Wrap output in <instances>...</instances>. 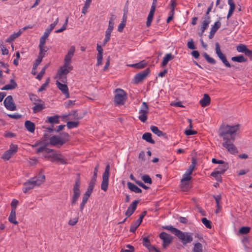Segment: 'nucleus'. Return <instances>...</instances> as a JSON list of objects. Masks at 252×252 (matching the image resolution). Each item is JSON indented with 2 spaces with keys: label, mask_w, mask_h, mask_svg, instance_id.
Returning <instances> with one entry per match:
<instances>
[{
  "label": "nucleus",
  "mask_w": 252,
  "mask_h": 252,
  "mask_svg": "<svg viewBox=\"0 0 252 252\" xmlns=\"http://www.w3.org/2000/svg\"><path fill=\"white\" fill-rule=\"evenodd\" d=\"M50 136L48 131L44 132L43 136L40 139L43 144H47V146L50 144L53 146L60 148L66 142L70 140V135L65 132H61L59 135H55L50 138Z\"/></svg>",
  "instance_id": "f257e3e1"
},
{
  "label": "nucleus",
  "mask_w": 252,
  "mask_h": 252,
  "mask_svg": "<svg viewBox=\"0 0 252 252\" xmlns=\"http://www.w3.org/2000/svg\"><path fill=\"white\" fill-rule=\"evenodd\" d=\"M239 124L230 126L226 125L222 126L220 128L219 135L223 139L226 138L231 139L232 140H235L236 132L239 130Z\"/></svg>",
  "instance_id": "f03ea898"
},
{
  "label": "nucleus",
  "mask_w": 252,
  "mask_h": 252,
  "mask_svg": "<svg viewBox=\"0 0 252 252\" xmlns=\"http://www.w3.org/2000/svg\"><path fill=\"white\" fill-rule=\"evenodd\" d=\"M45 179V176L43 173L42 170H41L37 176L30 179L25 183V186L30 185L31 186L26 187L25 189H32L34 187L39 186L44 182Z\"/></svg>",
  "instance_id": "7ed1b4c3"
},
{
  "label": "nucleus",
  "mask_w": 252,
  "mask_h": 252,
  "mask_svg": "<svg viewBox=\"0 0 252 252\" xmlns=\"http://www.w3.org/2000/svg\"><path fill=\"white\" fill-rule=\"evenodd\" d=\"M115 92L114 104L116 106L124 105L127 97V94L121 89H117Z\"/></svg>",
  "instance_id": "20e7f679"
},
{
  "label": "nucleus",
  "mask_w": 252,
  "mask_h": 252,
  "mask_svg": "<svg viewBox=\"0 0 252 252\" xmlns=\"http://www.w3.org/2000/svg\"><path fill=\"white\" fill-rule=\"evenodd\" d=\"M192 233L183 232L180 230L177 235V237L181 241L182 244L186 245L188 243H190L192 241Z\"/></svg>",
  "instance_id": "39448f33"
},
{
  "label": "nucleus",
  "mask_w": 252,
  "mask_h": 252,
  "mask_svg": "<svg viewBox=\"0 0 252 252\" xmlns=\"http://www.w3.org/2000/svg\"><path fill=\"white\" fill-rule=\"evenodd\" d=\"M224 142L222 143V146L227 149V151L231 154H235L238 152L236 147L233 144V142L235 140H232L231 139L226 138L223 139Z\"/></svg>",
  "instance_id": "423d86ee"
},
{
  "label": "nucleus",
  "mask_w": 252,
  "mask_h": 252,
  "mask_svg": "<svg viewBox=\"0 0 252 252\" xmlns=\"http://www.w3.org/2000/svg\"><path fill=\"white\" fill-rule=\"evenodd\" d=\"M150 72V69L149 68H147L144 70L141 71L140 72L137 73L133 78V83L135 84H138L141 83L149 74Z\"/></svg>",
  "instance_id": "0eeeda50"
},
{
  "label": "nucleus",
  "mask_w": 252,
  "mask_h": 252,
  "mask_svg": "<svg viewBox=\"0 0 252 252\" xmlns=\"http://www.w3.org/2000/svg\"><path fill=\"white\" fill-rule=\"evenodd\" d=\"M215 50L218 57L222 61L225 66L227 67H231V65L227 60L225 55L221 52L220 44L218 42L215 43Z\"/></svg>",
  "instance_id": "6e6552de"
},
{
  "label": "nucleus",
  "mask_w": 252,
  "mask_h": 252,
  "mask_svg": "<svg viewBox=\"0 0 252 252\" xmlns=\"http://www.w3.org/2000/svg\"><path fill=\"white\" fill-rule=\"evenodd\" d=\"M18 150V146L11 144L10 145L9 150L6 151L1 156V158L8 160H9Z\"/></svg>",
  "instance_id": "1a4fd4ad"
},
{
  "label": "nucleus",
  "mask_w": 252,
  "mask_h": 252,
  "mask_svg": "<svg viewBox=\"0 0 252 252\" xmlns=\"http://www.w3.org/2000/svg\"><path fill=\"white\" fill-rule=\"evenodd\" d=\"M110 166L107 164L105 167V171L102 175V182L101 185V189H107L109 177Z\"/></svg>",
  "instance_id": "9d476101"
},
{
  "label": "nucleus",
  "mask_w": 252,
  "mask_h": 252,
  "mask_svg": "<svg viewBox=\"0 0 252 252\" xmlns=\"http://www.w3.org/2000/svg\"><path fill=\"white\" fill-rule=\"evenodd\" d=\"M159 236L163 241L162 247L163 248L166 249L169 244L171 243L173 237L165 232H161Z\"/></svg>",
  "instance_id": "9b49d317"
},
{
  "label": "nucleus",
  "mask_w": 252,
  "mask_h": 252,
  "mask_svg": "<svg viewBox=\"0 0 252 252\" xmlns=\"http://www.w3.org/2000/svg\"><path fill=\"white\" fill-rule=\"evenodd\" d=\"M147 211H144L140 215L139 218L133 223H132L130 227L129 231L131 232H135L136 229L141 223L143 219L146 215Z\"/></svg>",
  "instance_id": "f8f14e48"
},
{
  "label": "nucleus",
  "mask_w": 252,
  "mask_h": 252,
  "mask_svg": "<svg viewBox=\"0 0 252 252\" xmlns=\"http://www.w3.org/2000/svg\"><path fill=\"white\" fill-rule=\"evenodd\" d=\"M3 104L5 108L9 110L14 111L16 109V107L11 95H8L5 98Z\"/></svg>",
  "instance_id": "ddd939ff"
},
{
  "label": "nucleus",
  "mask_w": 252,
  "mask_h": 252,
  "mask_svg": "<svg viewBox=\"0 0 252 252\" xmlns=\"http://www.w3.org/2000/svg\"><path fill=\"white\" fill-rule=\"evenodd\" d=\"M56 84L58 89L65 95V98H69L70 96L67 86L65 84L60 83L58 81H56Z\"/></svg>",
  "instance_id": "4468645a"
},
{
  "label": "nucleus",
  "mask_w": 252,
  "mask_h": 252,
  "mask_svg": "<svg viewBox=\"0 0 252 252\" xmlns=\"http://www.w3.org/2000/svg\"><path fill=\"white\" fill-rule=\"evenodd\" d=\"M139 200H134L128 207L127 211L125 213V215L127 217H129L135 211L138 203H139Z\"/></svg>",
  "instance_id": "2eb2a0df"
},
{
  "label": "nucleus",
  "mask_w": 252,
  "mask_h": 252,
  "mask_svg": "<svg viewBox=\"0 0 252 252\" xmlns=\"http://www.w3.org/2000/svg\"><path fill=\"white\" fill-rule=\"evenodd\" d=\"M191 179L190 176L183 175V178L181 181V186L182 188H186V189L190 188L191 187L190 186V181Z\"/></svg>",
  "instance_id": "dca6fc26"
},
{
  "label": "nucleus",
  "mask_w": 252,
  "mask_h": 252,
  "mask_svg": "<svg viewBox=\"0 0 252 252\" xmlns=\"http://www.w3.org/2000/svg\"><path fill=\"white\" fill-rule=\"evenodd\" d=\"M221 18H219V20H220ZM221 27V23L220 20H218L215 23L214 26L211 28V31L210 32L209 35V38L211 39L213 38L216 32L218 31V30Z\"/></svg>",
  "instance_id": "f3484780"
},
{
  "label": "nucleus",
  "mask_w": 252,
  "mask_h": 252,
  "mask_svg": "<svg viewBox=\"0 0 252 252\" xmlns=\"http://www.w3.org/2000/svg\"><path fill=\"white\" fill-rule=\"evenodd\" d=\"M211 98L207 94H204L203 97L199 101V103L203 107H205L210 104Z\"/></svg>",
  "instance_id": "a211bd4d"
},
{
  "label": "nucleus",
  "mask_w": 252,
  "mask_h": 252,
  "mask_svg": "<svg viewBox=\"0 0 252 252\" xmlns=\"http://www.w3.org/2000/svg\"><path fill=\"white\" fill-rule=\"evenodd\" d=\"M228 167V163L223 161V163L220 164L215 170L218 171L221 174H223L227 170Z\"/></svg>",
  "instance_id": "6ab92c4d"
},
{
  "label": "nucleus",
  "mask_w": 252,
  "mask_h": 252,
  "mask_svg": "<svg viewBox=\"0 0 252 252\" xmlns=\"http://www.w3.org/2000/svg\"><path fill=\"white\" fill-rule=\"evenodd\" d=\"M75 47L74 46H72L70 47L67 54L65 55L64 60L67 62H70L72 58L74 55V53L75 52Z\"/></svg>",
  "instance_id": "aec40b11"
},
{
  "label": "nucleus",
  "mask_w": 252,
  "mask_h": 252,
  "mask_svg": "<svg viewBox=\"0 0 252 252\" xmlns=\"http://www.w3.org/2000/svg\"><path fill=\"white\" fill-rule=\"evenodd\" d=\"M228 4L229 5L230 8L227 15V19H229L235 10V4L233 2V0H228Z\"/></svg>",
  "instance_id": "412c9836"
},
{
  "label": "nucleus",
  "mask_w": 252,
  "mask_h": 252,
  "mask_svg": "<svg viewBox=\"0 0 252 252\" xmlns=\"http://www.w3.org/2000/svg\"><path fill=\"white\" fill-rule=\"evenodd\" d=\"M59 118L60 116L58 115L49 117L47 118V119L45 121V123H49L51 124H59Z\"/></svg>",
  "instance_id": "4be33fe9"
},
{
  "label": "nucleus",
  "mask_w": 252,
  "mask_h": 252,
  "mask_svg": "<svg viewBox=\"0 0 252 252\" xmlns=\"http://www.w3.org/2000/svg\"><path fill=\"white\" fill-rule=\"evenodd\" d=\"M33 104L35 105V106L32 107V111L33 113L39 112L45 108L43 102V103H36L35 102H33Z\"/></svg>",
  "instance_id": "5701e85b"
},
{
  "label": "nucleus",
  "mask_w": 252,
  "mask_h": 252,
  "mask_svg": "<svg viewBox=\"0 0 252 252\" xmlns=\"http://www.w3.org/2000/svg\"><path fill=\"white\" fill-rule=\"evenodd\" d=\"M25 126L30 132L32 133L35 130V124L30 121L27 120L25 123Z\"/></svg>",
  "instance_id": "b1692460"
},
{
  "label": "nucleus",
  "mask_w": 252,
  "mask_h": 252,
  "mask_svg": "<svg viewBox=\"0 0 252 252\" xmlns=\"http://www.w3.org/2000/svg\"><path fill=\"white\" fill-rule=\"evenodd\" d=\"M150 129L154 134H156L158 137L165 136L166 135L165 133H164L162 131L160 130L159 128L156 126H150Z\"/></svg>",
  "instance_id": "393cba45"
},
{
  "label": "nucleus",
  "mask_w": 252,
  "mask_h": 252,
  "mask_svg": "<svg viewBox=\"0 0 252 252\" xmlns=\"http://www.w3.org/2000/svg\"><path fill=\"white\" fill-rule=\"evenodd\" d=\"M174 57L173 55L171 54V53H168L166 54L165 57L163 59V61L161 63V66L164 67L168 63V62L170 60H172L174 59Z\"/></svg>",
  "instance_id": "a878e982"
},
{
  "label": "nucleus",
  "mask_w": 252,
  "mask_h": 252,
  "mask_svg": "<svg viewBox=\"0 0 252 252\" xmlns=\"http://www.w3.org/2000/svg\"><path fill=\"white\" fill-rule=\"evenodd\" d=\"M142 139L145 140L146 142L150 143L151 144H155V141L152 138V134L149 132H146L144 133L142 137Z\"/></svg>",
  "instance_id": "bb28decb"
},
{
  "label": "nucleus",
  "mask_w": 252,
  "mask_h": 252,
  "mask_svg": "<svg viewBox=\"0 0 252 252\" xmlns=\"http://www.w3.org/2000/svg\"><path fill=\"white\" fill-rule=\"evenodd\" d=\"M8 220L14 224H17L18 221L16 220V211L11 209L9 216L8 217Z\"/></svg>",
  "instance_id": "cd10ccee"
},
{
  "label": "nucleus",
  "mask_w": 252,
  "mask_h": 252,
  "mask_svg": "<svg viewBox=\"0 0 252 252\" xmlns=\"http://www.w3.org/2000/svg\"><path fill=\"white\" fill-rule=\"evenodd\" d=\"M147 65V63L145 60H143L138 63L132 64L129 65L130 66L138 68L141 69L144 68Z\"/></svg>",
  "instance_id": "c85d7f7f"
},
{
  "label": "nucleus",
  "mask_w": 252,
  "mask_h": 252,
  "mask_svg": "<svg viewBox=\"0 0 252 252\" xmlns=\"http://www.w3.org/2000/svg\"><path fill=\"white\" fill-rule=\"evenodd\" d=\"M162 228L164 229L170 230L171 231V232L174 234V235L175 236H177V235H178L179 231H180V230L174 227L173 226H172L171 225L163 226Z\"/></svg>",
  "instance_id": "c756f323"
},
{
  "label": "nucleus",
  "mask_w": 252,
  "mask_h": 252,
  "mask_svg": "<svg viewBox=\"0 0 252 252\" xmlns=\"http://www.w3.org/2000/svg\"><path fill=\"white\" fill-rule=\"evenodd\" d=\"M149 113V107L147 103L143 102L141 105V109L139 110V114L147 115Z\"/></svg>",
  "instance_id": "7c9ffc66"
},
{
  "label": "nucleus",
  "mask_w": 252,
  "mask_h": 252,
  "mask_svg": "<svg viewBox=\"0 0 252 252\" xmlns=\"http://www.w3.org/2000/svg\"><path fill=\"white\" fill-rule=\"evenodd\" d=\"M22 33V32L19 31L16 33H14L11 34L6 40L7 42L11 43L16 38L19 37Z\"/></svg>",
  "instance_id": "2f4dec72"
},
{
  "label": "nucleus",
  "mask_w": 252,
  "mask_h": 252,
  "mask_svg": "<svg viewBox=\"0 0 252 252\" xmlns=\"http://www.w3.org/2000/svg\"><path fill=\"white\" fill-rule=\"evenodd\" d=\"M231 60L238 63H244L247 61V59L243 55H239L231 58Z\"/></svg>",
  "instance_id": "473e14b6"
},
{
  "label": "nucleus",
  "mask_w": 252,
  "mask_h": 252,
  "mask_svg": "<svg viewBox=\"0 0 252 252\" xmlns=\"http://www.w3.org/2000/svg\"><path fill=\"white\" fill-rule=\"evenodd\" d=\"M72 69H69L68 68H64L63 67H61L60 69L58 70V74L59 75L60 78H61L63 75H66L68 74L70 71Z\"/></svg>",
  "instance_id": "72a5a7b5"
},
{
  "label": "nucleus",
  "mask_w": 252,
  "mask_h": 252,
  "mask_svg": "<svg viewBox=\"0 0 252 252\" xmlns=\"http://www.w3.org/2000/svg\"><path fill=\"white\" fill-rule=\"evenodd\" d=\"M81 184V178L80 173L76 174V178L75 180V184L74 185L73 189H79Z\"/></svg>",
  "instance_id": "f704fd0d"
},
{
  "label": "nucleus",
  "mask_w": 252,
  "mask_h": 252,
  "mask_svg": "<svg viewBox=\"0 0 252 252\" xmlns=\"http://www.w3.org/2000/svg\"><path fill=\"white\" fill-rule=\"evenodd\" d=\"M80 190H74V194L72 197L71 204H75L80 195Z\"/></svg>",
  "instance_id": "c9c22d12"
},
{
  "label": "nucleus",
  "mask_w": 252,
  "mask_h": 252,
  "mask_svg": "<svg viewBox=\"0 0 252 252\" xmlns=\"http://www.w3.org/2000/svg\"><path fill=\"white\" fill-rule=\"evenodd\" d=\"M203 57L206 59V60L208 62V63L212 64H215L216 63V60L210 57L207 53L204 52L203 54Z\"/></svg>",
  "instance_id": "e433bc0d"
},
{
  "label": "nucleus",
  "mask_w": 252,
  "mask_h": 252,
  "mask_svg": "<svg viewBox=\"0 0 252 252\" xmlns=\"http://www.w3.org/2000/svg\"><path fill=\"white\" fill-rule=\"evenodd\" d=\"M193 252H202L203 246L200 243H196L194 244V248L193 249Z\"/></svg>",
  "instance_id": "4c0bfd02"
},
{
  "label": "nucleus",
  "mask_w": 252,
  "mask_h": 252,
  "mask_svg": "<svg viewBox=\"0 0 252 252\" xmlns=\"http://www.w3.org/2000/svg\"><path fill=\"white\" fill-rule=\"evenodd\" d=\"M79 124V122L78 121H69L67 123L66 126L68 129H71L73 128L77 127L78 126Z\"/></svg>",
  "instance_id": "58836bf2"
},
{
  "label": "nucleus",
  "mask_w": 252,
  "mask_h": 252,
  "mask_svg": "<svg viewBox=\"0 0 252 252\" xmlns=\"http://www.w3.org/2000/svg\"><path fill=\"white\" fill-rule=\"evenodd\" d=\"M154 13H155L153 12H149L146 22V26L147 27H149L151 26L153 19Z\"/></svg>",
  "instance_id": "ea45409f"
},
{
  "label": "nucleus",
  "mask_w": 252,
  "mask_h": 252,
  "mask_svg": "<svg viewBox=\"0 0 252 252\" xmlns=\"http://www.w3.org/2000/svg\"><path fill=\"white\" fill-rule=\"evenodd\" d=\"M221 174L218 172V171L215 170L211 174L212 177H214L217 181L219 182H221Z\"/></svg>",
  "instance_id": "a19ab883"
},
{
  "label": "nucleus",
  "mask_w": 252,
  "mask_h": 252,
  "mask_svg": "<svg viewBox=\"0 0 252 252\" xmlns=\"http://www.w3.org/2000/svg\"><path fill=\"white\" fill-rule=\"evenodd\" d=\"M202 223L208 228H212V222L210 220H207L206 218H203L201 219Z\"/></svg>",
  "instance_id": "79ce46f5"
},
{
  "label": "nucleus",
  "mask_w": 252,
  "mask_h": 252,
  "mask_svg": "<svg viewBox=\"0 0 252 252\" xmlns=\"http://www.w3.org/2000/svg\"><path fill=\"white\" fill-rule=\"evenodd\" d=\"M250 231V227L248 226H243L239 230V232L241 234H246Z\"/></svg>",
  "instance_id": "37998d69"
},
{
  "label": "nucleus",
  "mask_w": 252,
  "mask_h": 252,
  "mask_svg": "<svg viewBox=\"0 0 252 252\" xmlns=\"http://www.w3.org/2000/svg\"><path fill=\"white\" fill-rule=\"evenodd\" d=\"M92 191L93 190H87L83 195L82 201L87 203L89 197L92 193Z\"/></svg>",
  "instance_id": "c03bdc74"
},
{
  "label": "nucleus",
  "mask_w": 252,
  "mask_h": 252,
  "mask_svg": "<svg viewBox=\"0 0 252 252\" xmlns=\"http://www.w3.org/2000/svg\"><path fill=\"white\" fill-rule=\"evenodd\" d=\"M50 82V78H48L45 82L38 89L39 92H42L46 89V88L48 86Z\"/></svg>",
  "instance_id": "a18cd8bd"
},
{
  "label": "nucleus",
  "mask_w": 252,
  "mask_h": 252,
  "mask_svg": "<svg viewBox=\"0 0 252 252\" xmlns=\"http://www.w3.org/2000/svg\"><path fill=\"white\" fill-rule=\"evenodd\" d=\"M247 48L245 45L240 44L237 47V50L239 52L245 53Z\"/></svg>",
  "instance_id": "49530a36"
},
{
  "label": "nucleus",
  "mask_w": 252,
  "mask_h": 252,
  "mask_svg": "<svg viewBox=\"0 0 252 252\" xmlns=\"http://www.w3.org/2000/svg\"><path fill=\"white\" fill-rule=\"evenodd\" d=\"M142 179L145 183L151 184L152 180L148 175H144L142 177Z\"/></svg>",
  "instance_id": "de8ad7c7"
},
{
  "label": "nucleus",
  "mask_w": 252,
  "mask_h": 252,
  "mask_svg": "<svg viewBox=\"0 0 252 252\" xmlns=\"http://www.w3.org/2000/svg\"><path fill=\"white\" fill-rule=\"evenodd\" d=\"M68 17L66 18V19H65L64 23L63 24V25L61 29L55 31V32L56 33L61 32H63V31H64V30H66V26H67V23H68Z\"/></svg>",
  "instance_id": "09e8293b"
},
{
  "label": "nucleus",
  "mask_w": 252,
  "mask_h": 252,
  "mask_svg": "<svg viewBox=\"0 0 252 252\" xmlns=\"http://www.w3.org/2000/svg\"><path fill=\"white\" fill-rule=\"evenodd\" d=\"M213 198L216 200V203L217 207L218 208V209L220 208V205L219 202H220V201L221 200V195L220 194H219V195H213Z\"/></svg>",
  "instance_id": "8fccbe9b"
},
{
  "label": "nucleus",
  "mask_w": 252,
  "mask_h": 252,
  "mask_svg": "<svg viewBox=\"0 0 252 252\" xmlns=\"http://www.w3.org/2000/svg\"><path fill=\"white\" fill-rule=\"evenodd\" d=\"M56 161L60 162L61 164H63L67 163L66 160L64 159L61 154H59L58 158H56Z\"/></svg>",
  "instance_id": "3c124183"
},
{
  "label": "nucleus",
  "mask_w": 252,
  "mask_h": 252,
  "mask_svg": "<svg viewBox=\"0 0 252 252\" xmlns=\"http://www.w3.org/2000/svg\"><path fill=\"white\" fill-rule=\"evenodd\" d=\"M143 245L146 248H149V247L151 245V243L148 237H144L143 238Z\"/></svg>",
  "instance_id": "603ef678"
},
{
  "label": "nucleus",
  "mask_w": 252,
  "mask_h": 252,
  "mask_svg": "<svg viewBox=\"0 0 252 252\" xmlns=\"http://www.w3.org/2000/svg\"><path fill=\"white\" fill-rule=\"evenodd\" d=\"M46 38H45L44 36H42L40 38V42L39 45V48L42 49L43 48V46H44Z\"/></svg>",
  "instance_id": "864d4df0"
},
{
  "label": "nucleus",
  "mask_w": 252,
  "mask_h": 252,
  "mask_svg": "<svg viewBox=\"0 0 252 252\" xmlns=\"http://www.w3.org/2000/svg\"><path fill=\"white\" fill-rule=\"evenodd\" d=\"M139 119L143 123H145L148 119L147 115L144 114H139Z\"/></svg>",
  "instance_id": "5fc2aeb1"
},
{
  "label": "nucleus",
  "mask_w": 252,
  "mask_h": 252,
  "mask_svg": "<svg viewBox=\"0 0 252 252\" xmlns=\"http://www.w3.org/2000/svg\"><path fill=\"white\" fill-rule=\"evenodd\" d=\"M18 204V201L16 199H13L11 203V209L16 211V208Z\"/></svg>",
  "instance_id": "6e6d98bb"
},
{
  "label": "nucleus",
  "mask_w": 252,
  "mask_h": 252,
  "mask_svg": "<svg viewBox=\"0 0 252 252\" xmlns=\"http://www.w3.org/2000/svg\"><path fill=\"white\" fill-rule=\"evenodd\" d=\"M96 180L94 179H91L89 183L88 188L87 189H94V185L95 184Z\"/></svg>",
  "instance_id": "4d7b16f0"
},
{
  "label": "nucleus",
  "mask_w": 252,
  "mask_h": 252,
  "mask_svg": "<svg viewBox=\"0 0 252 252\" xmlns=\"http://www.w3.org/2000/svg\"><path fill=\"white\" fill-rule=\"evenodd\" d=\"M103 59V55H97L96 66H99L102 64Z\"/></svg>",
  "instance_id": "13d9d810"
},
{
  "label": "nucleus",
  "mask_w": 252,
  "mask_h": 252,
  "mask_svg": "<svg viewBox=\"0 0 252 252\" xmlns=\"http://www.w3.org/2000/svg\"><path fill=\"white\" fill-rule=\"evenodd\" d=\"M16 88L15 86H12L11 84H7L5 85L3 88L1 89V90H13Z\"/></svg>",
  "instance_id": "bf43d9fd"
},
{
  "label": "nucleus",
  "mask_w": 252,
  "mask_h": 252,
  "mask_svg": "<svg viewBox=\"0 0 252 252\" xmlns=\"http://www.w3.org/2000/svg\"><path fill=\"white\" fill-rule=\"evenodd\" d=\"M69 114H71V115H72L74 116V120H79V119H81V118H79L78 117V111L77 110H74L72 111L71 112L69 113Z\"/></svg>",
  "instance_id": "052dcab7"
},
{
  "label": "nucleus",
  "mask_w": 252,
  "mask_h": 252,
  "mask_svg": "<svg viewBox=\"0 0 252 252\" xmlns=\"http://www.w3.org/2000/svg\"><path fill=\"white\" fill-rule=\"evenodd\" d=\"M185 133L186 135H194L197 133V131L195 130H192L191 129H187L185 131Z\"/></svg>",
  "instance_id": "680f3d73"
},
{
  "label": "nucleus",
  "mask_w": 252,
  "mask_h": 252,
  "mask_svg": "<svg viewBox=\"0 0 252 252\" xmlns=\"http://www.w3.org/2000/svg\"><path fill=\"white\" fill-rule=\"evenodd\" d=\"M135 183L140 187L144 189H150V188L146 186L143 182L140 181H135Z\"/></svg>",
  "instance_id": "e2e57ef3"
},
{
  "label": "nucleus",
  "mask_w": 252,
  "mask_h": 252,
  "mask_svg": "<svg viewBox=\"0 0 252 252\" xmlns=\"http://www.w3.org/2000/svg\"><path fill=\"white\" fill-rule=\"evenodd\" d=\"M70 62H66V61L64 60V64L62 67L68 68L69 69H73V66L70 65Z\"/></svg>",
  "instance_id": "0e129e2a"
},
{
  "label": "nucleus",
  "mask_w": 252,
  "mask_h": 252,
  "mask_svg": "<svg viewBox=\"0 0 252 252\" xmlns=\"http://www.w3.org/2000/svg\"><path fill=\"white\" fill-rule=\"evenodd\" d=\"M187 46L188 48L189 49H195V46L194 45V42L192 40H191L190 41H189L187 44Z\"/></svg>",
  "instance_id": "69168bd1"
},
{
  "label": "nucleus",
  "mask_w": 252,
  "mask_h": 252,
  "mask_svg": "<svg viewBox=\"0 0 252 252\" xmlns=\"http://www.w3.org/2000/svg\"><path fill=\"white\" fill-rule=\"evenodd\" d=\"M78 221V218H74L73 219L70 220L68 221V224L70 225L73 226L77 223Z\"/></svg>",
  "instance_id": "338daca9"
},
{
  "label": "nucleus",
  "mask_w": 252,
  "mask_h": 252,
  "mask_svg": "<svg viewBox=\"0 0 252 252\" xmlns=\"http://www.w3.org/2000/svg\"><path fill=\"white\" fill-rule=\"evenodd\" d=\"M244 53L247 56H248L250 58V60H252V50L247 48Z\"/></svg>",
  "instance_id": "774afa93"
}]
</instances>
